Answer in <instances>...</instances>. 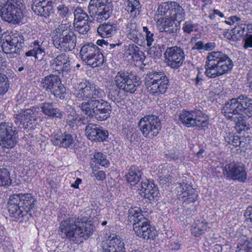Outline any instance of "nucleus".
I'll return each instance as SVG.
<instances>
[{"instance_id": "6ab92c4d", "label": "nucleus", "mask_w": 252, "mask_h": 252, "mask_svg": "<svg viewBox=\"0 0 252 252\" xmlns=\"http://www.w3.org/2000/svg\"><path fill=\"white\" fill-rule=\"evenodd\" d=\"M164 56L168 65L172 68L181 66L185 60V52L183 48L177 45L167 48Z\"/></svg>"}, {"instance_id": "a211bd4d", "label": "nucleus", "mask_w": 252, "mask_h": 252, "mask_svg": "<svg viewBox=\"0 0 252 252\" xmlns=\"http://www.w3.org/2000/svg\"><path fill=\"white\" fill-rule=\"evenodd\" d=\"M37 109L38 107L33 106L14 115V123L21 128L27 129L31 125L32 127V124H34L37 120Z\"/></svg>"}, {"instance_id": "774afa93", "label": "nucleus", "mask_w": 252, "mask_h": 252, "mask_svg": "<svg viewBox=\"0 0 252 252\" xmlns=\"http://www.w3.org/2000/svg\"><path fill=\"white\" fill-rule=\"evenodd\" d=\"M248 81L249 83V86L251 90H252V69L249 70L247 74Z\"/></svg>"}, {"instance_id": "f3484780", "label": "nucleus", "mask_w": 252, "mask_h": 252, "mask_svg": "<svg viewBox=\"0 0 252 252\" xmlns=\"http://www.w3.org/2000/svg\"><path fill=\"white\" fill-rule=\"evenodd\" d=\"M223 174L226 179L244 183L247 179V172L245 165L239 162L227 164L223 169Z\"/></svg>"}, {"instance_id": "bb28decb", "label": "nucleus", "mask_w": 252, "mask_h": 252, "mask_svg": "<svg viewBox=\"0 0 252 252\" xmlns=\"http://www.w3.org/2000/svg\"><path fill=\"white\" fill-rule=\"evenodd\" d=\"M138 189L142 191L141 195L149 200L154 199L159 194L157 186L147 179L142 181Z\"/></svg>"}, {"instance_id": "37998d69", "label": "nucleus", "mask_w": 252, "mask_h": 252, "mask_svg": "<svg viewBox=\"0 0 252 252\" xmlns=\"http://www.w3.org/2000/svg\"><path fill=\"white\" fill-rule=\"evenodd\" d=\"M9 87L8 78L7 76L0 73V95L4 94Z\"/></svg>"}, {"instance_id": "9d476101", "label": "nucleus", "mask_w": 252, "mask_h": 252, "mask_svg": "<svg viewBox=\"0 0 252 252\" xmlns=\"http://www.w3.org/2000/svg\"><path fill=\"white\" fill-rule=\"evenodd\" d=\"M113 8L110 0H91L88 6L91 17L99 23L110 17Z\"/></svg>"}, {"instance_id": "2f4dec72", "label": "nucleus", "mask_w": 252, "mask_h": 252, "mask_svg": "<svg viewBox=\"0 0 252 252\" xmlns=\"http://www.w3.org/2000/svg\"><path fill=\"white\" fill-rule=\"evenodd\" d=\"M143 173L138 166L132 165L126 174V181L131 186L136 185L140 180Z\"/></svg>"}, {"instance_id": "13d9d810", "label": "nucleus", "mask_w": 252, "mask_h": 252, "mask_svg": "<svg viewBox=\"0 0 252 252\" xmlns=\"http://www.w3.org/2000/svg\"><path fill=\"white\" fill-rule=\"evenodd\" d=\"M145 58L146 57L144 53L139 49L132 60L134 62L139 61L142 63L144 61Z\"/></svg>"}, {"instance_id": "a878e982", "label": "nucleus", "mask_w": 252, "mask_h": 252, "mask_svg": "<svg viewBox=\"0 0 252 252\" xmlns=\"http://www.w3.org/2000/svg\"><path fill=\"white\" fill-rule=\"evenodd\" d=\"M19 199L17 196L10 195L8 202L7 208L10 217L19 219L27 215V211H25L18 201Z\"/></svg>"}, {"instance_id": "4c0bfd02", "label": "nucleus", "mask_w": 252, "mask_h": 252, "mask_svg": "<svg viewBox=\"0 0 252 252\" xmlns=\"http://www.w3.org/2000/svg\"><path fill=\"white\" fill-rule=\"evenodd\" d=\"M11 181L9 171L5 168L0 166V187L9 186Z\"/></svg>"}, {"instance_id": "e2e57ef3", "label": "nucleus", "mask_w": 252, "mask_h": 252, "mask_svg": "<svg viewBox=\"0 0 252 252\" xmlns=\"http://www.w3.org/2000/svg\"><path fill=\"white\" fill-rule=\"evenodd\" d=\"M204 48V44L202 41H198L194 44L192 48V50H202Z\"/></svg>"}, {"instance_id": "0eeeda50", "label": "nucleus", "mask_w": 252, "mask_h": 252, "mask_svg": "<svg viewBox=\"0 0 252 252\" xmlns=\"http://www.w3.org/2000/svg\"><path fill=\"white\" fill-rule=\"evenodd\" d=\"M179 121L187 127H196L197 129L205 130L209 124L205 113L199 109L182 110L179 115Z\"/></svg>"}, {"instance_id": "b1692460", "label": "nucleus", "mask_w": 252, "mask_h": 252, "mask_svg": "<svg viewBox=\"0 0 252 252\" xmlns=\"http://www.w3.org/2000/svg\"><path fill=\"white\" fill-rule=\"evenodd\" d=\"M55 4L54 2L50 0H35L32 10L37 15L47 17L53 13Z\"/></svg>"}, {"instance_id": "473e14b6", "label": "nucleus", "mask_w": 252, "mask_h": 252, "mask_svg": "<svg viewBox=\"0 0 252 252\" xmlns=\"http://www.w3.org/2000/svg\"><path fill=\"white\" fill-rule=\"evenodd\" d=\"M126 9L134 17L139 14L141 9V4L139 0H125Z\"/></svg>"}, {"instance_id": "4468645a", "label": "nucleus", "mask_w": 252, "mask_h": 252, "mask_svg": "<svg viewBox=\"0 0 252 252\" xmlns=\"http://www.w3.org/2000/svg\"><path fill=\"white\" fill-rule=\"evenodd\" d=\"M46 91L51 92L57 99H63L66 94V89L57 76L49 75L41 81V86Z\"/></svg>"}, {"instance_id": "aec40b11", "label": "nucleus", "mask_w": 252, "mask_h": 252, "mask_svg": "<svg viewBox=\"0 0 252 252\" xmlns=\"http://www.w3.org/2000/svg\"><path fill=\"white\" fill-rule=\"evenodd\" d=\"M125 32L127 38L129 40L141 46L145 45V37L139 31L136 22L133 18L127 22Z\"/></svg>"}, {"instance_id": "6e6552de", "label": "nucleus", "mask_w": 252, "mask_h": 252, "mask_svg": "<svg viewBox=\"0 0 252 252\" xmlns=\"http://www.w3.org/2000/svg\"><path fill=\"white\" fill-rule=\"evenodd\" d=\"M145 81V87L152 95L164 94L169 86V80L164 73L161 71L149 72Z\"/></svg>"}, {"instance_id": "39448f33", "label": "nucleus", "mask_w": 252, "mask_h": 252, "mask_svg": "<svg viewBox=\"0 0 252 252\" xmlns=\"http://www.w3.org/2000/svg\"><path fill=\"white\" fill-rule=\"evenodd\" d=\"M53 44L58 49L64 51L73 50L77 42L76 35L69 23H62L52 33Z\"/></svg>"}, {"instance_id": "0e129e2a", "label": "nucleus", "mask_w": 252, "mask_h": 252, "mask_svg": "<svg viewBox=\"0 0 252 252\" xmlns=\"http://www.w3.org/2000/svg\"><path fill=\"white\" fill-rule=\"evenodd\" d=\"M184 184V183H179L178 184V187H177L176 188L177 193L179 194L180 195L183 194L184 195V194H185V192H187V189L185 191Z\"/></svg>"}, {"instance_id": "69168bd1", "label": "nucleus", "mask_w": 252, "mask_h": 252, "mask_svg": "<svg viewBox=\"0 0 252 252\" xmlns=\"http://www.w3.org/2000/svg\"><path fill=\"white\" fill-rule=\"evenodd\" d=\"M223 22H220L215 24L213 27V29L216 32L222 30L223 29Z\"/></svg>"}, {"instance_id": "5fc2aeb1", "label": "nucleus", "mask_w": 252, "mask_h": 252, "mask_svg": "<svg viewBox=\"0 0 252 252\" xmlns=\"http://www.w3.org/2000/svg\"><path fill=\"white\" fill-rule=\"evenodd\" d=\"M182 30L184 32L190 33L196 30V26L190 21H186L183 25Z\"/></svg>"}, {"instance_id": "338daca9", "label": "nucleus", "mask_w": 252, "mask_h": 252, "mask_svg": "<svg viewBox=\"0 0 252 252\" xmlns=\"http://www.w3.org/2000/svg\"><path fill=\"white\" fill-rule=\"evenodd\" d=\"M203 80V75L200 72V71H198L196 77L195 78V84L196 85H198L199 83Z\"/></svg>"}, {"instance_id": "c756f323", "label": "nucleus", "mask_w": 252, "mask_h": 252, "mask_svg": "<svg viewBox=\"0 0 252 252\" xmlns=\"http://www.w3.org/2000/svg\"><path fill=\"white\" fill-rule=\"evenodd\" d=\"M163 16L164 17H163L160 24V32H164L169 34L176 32L180 29V25L175 23V21L169 16Z\"/></svg>"}, {"instance_id": "c85d7f7f", "label": "nucleus", "mask_w": 252, "mask_h": 252, "mask_svg": "<svg viewBox=\"0 0 252 252\" xmlns=\"http://www.w3.org/2000/svg\"><path fill=\"white\" fill-rule=\"evenodd\" d=\"M41 112L48 117L58 118L61 120L63 116L64 113L59 108L54 107L53 102H44L39 104Z\"/></svg>"}, {"instance_id": "864d4df0", "label": "nucleus", "mask_w": 252, "mask_h": 252, "mask_svg": "<svg viewBox=\"0 0 252 252\" xmlns=\"http://www.w3.org/2000/svg\"><path fill=\"white\" fill-rule=\"evenodd\" d=\"M74 27L77 31L82 34H86L90 30V27L89 22L74 24Z\"/></svg>"}, {"instance_id": "7ed1b4c3", "label": "nucleus", "mask_w": 252, "mask_h": 252, "mask_svg": "<svg viewBox=\"0 0 252 252\" xmlns=\"http://www.w3.org/2000/svg\"><path fill=\"white\" fill-rule=\"evenodd\" d=\"M233 63L227 55L220 51L209 53L205 65V74L209 78H215L231 71Z\"/></svg>"}, {"instance_id": "c03bdc74", "label": "nucleus", "mask_w": 252, "mask_h": 252, "mask_svg": "<svg viewBox=\"0 0 252 252\" xmlns=\"http://www.w3.org/2000/svg\"><path fill=\"white\" fill-rule=\"evenodd\" d=\"M57 13L62 18L67 19L70 15L69 7L64 4L61 3L57 6Z\"/></svg>"}, {"instance_id": "e433bc0d", "label": "nucleus", "mask_w": 252, "mask_h": 252, "mask_svg": "<svg viewBox=\"0 0 252 252\" xmlns=\"http://www.w3.org/2000/svg\"><path fill=\"white\" fill-rule=\"evenodd\" d=\"M74 24L89 22V16L81 7L76 8L74 11Z\"/></svg>"}, {"instance_id": "09e8293b", "label": "nucleus", "mask_w": 252, "mask_h": 252, "mask_svg": "<svg viewBox=\"0 0 252 252\" xmlns=\"http://www.w3.org/2000/svg\"><path fill=\"white\" fill-rule=\"evenodd\" d=\"M150 56L155 59H159L162 56L161 50L158 45H154L148 51Z\"/></svg>"}, {"instance_id": "ddd939ff", "label": "nucleus", "mask_w": 252, "mask_h": 252, "mask_svg": "<svg viewBox=\"0 0 252 252\" xmlns=\"http://www.w3.org/2000/svg\"><path fill=\"white\" fill-rule=\"evenodd\" d=\"M138 127L144 137L152 139L158 134L161 128L160 122L156 116L148 115L140 119Z\"/></svg>"}, {"instance_id": "393cba45", "label": "nucleus", "mask_w": 252, "mask_h": 252, "mask_svg": "<svg viewBox=\"0 0 252 252\" xmlns=\"http://www.w3.org/2000/svg\"><path fill=\"white\" fill-rule=\"evenodd\" d=\"M43 41L36 39L35 35H32L29 38V48L28 51L25 53L26 57H33L35 60L38 59L44 56L45 53V48L43 46Z\"/></svg>"}, {"instance_id": "052dcab7", "label": "nucleus", "mask_w": 252, "mask_h": 252, "mask_svg": "<svg viewBox=\"0 0 252 252\" xmlns=\"http://www.w3.org/2000/svg\"><path fill=\"white\" fill-rule=\"evenodd\" d=\"M244 47L245 49L252 48V35L245 38Z\"/></svg>"}, {"instance_id": "9b49d317", "label": "nucleus", "mask_w": 252, "mask_h": 252, "mask_svg": "<svg viewBox=\"0 0 252 252\" xmlns=\"http://www.w3.org/2000/svg\"><path fill=\"white\" fill-rule=\"evenodd\" d=\"M80 54L82 60L92 67L98 66L103 63V54L97 46L92 42L85 43L81 47Z\"/></svg>"}, {"instance_id": "412c9836", "label": "nucleus", "mask_w": 252, "mask_h": 252, "mask_svg": "<svg viewBox=\"0 0 252 252\" xmlns=\"http://www.w3.org/2000/svg\"><path fill=\"white\" fill-rule=\"evenodd\" d=\"M85 133L89 140L95 142L104 141L108 136L107 130L93 124H89L86 126Z\"/></svg>"}, {"instance_id": "680f3d73", "label": "nucleus", "mask_w": 252, "mask_h": 252, "mask_svg": "<svg viewBox=\"0 0 252 252\" xmlns=\"http://www.w3.org/2000/svg\"><path fill=\"white\" fill-rule=\"evenodd\" d=\"M223 36L227 39L231 40L232 41H235L233 33L229 32L228 30L225 29L223 32Z\"/></svg>"}, {"instance_id": "a19ab883", "label": "nucleus", "mask_w": 252, "mask_h": 252, "mask_svg": "<svg viewBox=\"0 0 252 252\" xmlns=\"http://www.w3.org/2000/svg\"><path fill=\"white\" fill-rule=\"evenodd\" d=\"M107 95L108 99L114 102L115 104L121 103L122 100L119 90L113 87L108 88Z\"/></svg>"}, {"instance_id": "bf43d9fd", "label": "nucleus", "mask_w": 252, "mask_h": 252, "mask_svg": "<svg viewBox=\"0 0 252 252\" xmlns=\"http://www.w3.org/2000/svg\"><path fill=\"white\" fill-rule=\"evenodd\" d=\"M93 174L97 180L102 181L106 178L105 173L103 171L94 170L93 171Z\"/></svg>"}, {"instance_id": "20e7f679", "label": "nucleus", "mask_w": 252, "mask_h": 252, "mask_svg": "<svg viewBox=\"0 0 252 252\" xmlns=\"http://www.w3.org/2000/svg\"><path fill=\"white\" fill-rule=\"evenodd\" d=\"M222 112L234 121H236L237 115L250 117L252 116V99L244 95L232 98L224 105Z\"/></svg>"}, {"instance_id": "1a4fd4ad", "label": "nucleus", "mask_w": 252, "mask_h": 252, "mask_svg": "<svg viewBox=\"0 0 252 252\" xmlns=\"http://www.w3.org/2000/svg\"><path fill=\"white\" fill-rule=\"evenodd\" d=\"M24 41L21 33L16 31H7L0 37L1 47L6 54H20Z\"/></svg>"}, {"instance_id": "58836bf2", "label": "nucleus", "mask_w": 252, "mask_h": 252, "mask_svg": "<svg viewBox=\"0 0 252 252\" xmlns=\"http://www.w3.org/2000/svg\"><path fill=\"white\" fill-rule=\"evenodd\" d=\"M76 145L75 138L71 134L64 132L63 134L61 147L73 149Z\"/></svg>"}, {"instance_id": "ea45409f", "label": "nucleus", "mask_w": 252, "mask_h": 252, "mask_svg": "<svg viewBox=\"0 0 252 252\" xmlns=\"http://www.w3.org/2000/svg\"><path fill=\"white\" fill-rule=\"evenodd\" d=\"M92 161L106 167H108L110 164L109 160L107 159L106 155L99 152H95L94 153Z\"/></svg>"}, {"instance_id": "f03ea898", "label": "nucleus", "mask_w": 252, "mask_h": 252, "mask_svg": "<svg viewBox=\"0 0 252 252\" xmlns=\"http://www.w3.org/2000/svg\"><path fill=\"white\" fill-rule=\"evenodd\" d=\"M94 226L87 217H67L59 223L58 234L63 239L71 244H79L87 239L93 233Z\"/></svg>"}, {"instance_id": "79ce46f5", "label": "nucleus", "mask_w": 252, "mask_h": 252, "mask_svg": "<svg viewBox=\"0 0 252 252\" xmlns=\"http://www.w3.org/2000/svg\"><path fill=\"white\" fill-rule=\"evenodd\" d=\"M187 192H185V194L183 197H187L185 200L188 203L195 202L198 196L196 190L191 187H187Z\"/></svg>"}, {"instance_id": "5701e85b", "label": "nucleus", "mask_w": 252, "mask_h": 252, "mask_svg": "<svg viewBox=\"0 0 252 252\" xmlns=\"http://www.w3.org/2000/svg\"><path fill=\"white\" fill-rule=\"evenodd\" d=\"M50 61L51 68L59 73L67 72L71 69L70 60L68 56L64 53H61L57 56H52Z\"/></svg>"}, {"instance_id": "cd10ccee", "label": "nucleus", "mask_w": 252, "mask_h": 252, "mask_svg": "<svg viewBox=\"0 0 252 252\" xmlns=\"http://www.w3.org/2000/svg\"><path fill=\"white\" fill-rule=\"evenodd\" d=\"M13 195L18 197L19 199L18 202L21 204L22 208L24 209L25 211H27V215L29 214L31 216L32 214L34 213L36 200L32 194L19 193L14 194Z\"/></svg>"}, {"instance_id": "de8ad7c7", "label": "nucleus", "mask_w": 252, "mask_h": 252, "mask_svg": "<svg viewBox=\"0 0 252 252\" xmlns=\"http://www.w3.org/2000/svg\"><path fill=\"white\" fill-rule=\"evenodd\" d=\"M225 141L229 144H231L234 146L237 147L240 145V137L237 135H234L233 133H226L224 136Z\"/></svg>"}, {"instance_id": "8fccbe9b", "label": "nucleus", "mask_w": 252, "mask_h": 252, "mask_svg": "<svg viewBox=\"0 0 252 252\" xmlns=\"http://www.w3.org/2000/svg\"><path fill=\"white\" fill-rule=\"evenodd\" d=\"M80 119L79 116L76 114L75 111L72 109L67 116L66 122L70 126L73 127L74 124L79 121Z\"/></svg>"}, {"instance_id": "6e6d98bb", "label": "nucleus", "mask_w": 252, "mask_h": 252, "mask_svg": "<svg viewBox=\"0 0 252 252\" xmlns=\"http://www.w3.org/2000/svg\"><path fill=\"white\" fill-rule=\"evenodd\" d=\"M126 53L131 57V59L134 57L136 53L139 50V48L135 44H129L125 47Z\"/></svg>"}, {"instance_id": "423d86ee", "label": "nucleus", "mask_w": 252, "mask_h": 252, "mask_svg": "<svg viewBox=\"0 0 252 252\" xmlns=\"http://www.w3.org/2000/svg\"><path fill=\"white\" fill-rule=\"evenodd\" d=\"M26 6L23 0H0V16L5 22L19 24L24 17Z\"/></svg>"}, {"instance_id": "c9c22d12", "label": "nucleus", "mask_w": 252, "mask_h": 252, "mask_svg": "<svg viewBox=\"0 0 252 252\" xmlns=\"http://www.w3.org/2000/svg\"><path fill=\"white\" fill-rule=\"evenodd\" d=\"M207 230L206 222L203 220H196L192 226V234L195 237H199L204 234Z\"/></svg>"}, {"instance_id": "dca6fc26", "label": "nucleus", "mask_w": 252, "mask_h": 252, "mask_svg": "<svg viewBox=\"0 0 252 252\" xmlns=\"http://www.w3.org/2000/svg\"><path fill=\"white\" fill-rule=\"evenodd\" d=\"M158 10L161 15L169 16L180 25V22L185 19V12L183 7L175 1H168L159 5Z\"/></svg>"}, {"instance_id": "3c124183", "label": "nucleus", "mask_w": 252, "mask_h": 252, "mask_svg": "<svg viewBox=\"0 0 252 252\" xmlns=\"http://www.w3.org/2000/svg\"><path fill=\"white\" fill-rule=\"evenodd\" d=\"M143 31L145 33V44L150 47L154 42V33L150 31L147 27H143Z\"/></svg>"}, {"instance_id": "f257e3e1", "label": "nucleus", "mask_w": 252, "mask_h": 252, "mask_svg": "<svg viewBox=\"0 0 252 252\" xmlns=\"http://www.w3.org/2000/svg\"><path fill=\"white\" fill-rule=\"evenodd\" d=\"M73 89L76 98L80 101L85 100L79 105L83 114L99 121H105L110 116L112 107L103 99L106 94L94 82H80L74 85Z\"/></svg>"}, {"instance_id": "f8f14e48", "label": "nucleus", "mask_w": 252, "mask_h": 252, "mask_svg": "<svg viewBox=\"0 0 252 252\" xmlns=\"http://www.w3.org/2000/svg\"><path fill=\"white\" fill-rule=\"evenodd\" d=\"M18 139V131L12 123L2 122L0 124V145L2 148H13Z\"/></svg>"}, {"instance_id": "f704fd0d", "label": "nucleus", "mask_w": 252, "mask_h": 252, "mask_svg": "<svg viewBox=\"0 0 252 252\" xmlns=\"http://www.w3.org/2000/svg\"><path fill=\"white\" fill-rule=\"evenodd\" d=\"M174 172L172 170H169L165 166L163 167L160 169L159 174V182L160 184L166 185L167 183H171L174 177Z\"/></svg>"}, {"instance_id": "a18cd8bd", "label": "nucleus", "mask_w": 252, "mask_h": 252, "mask_svg": "<svg viewBox=\"0 0 252 252\" xmlns=\"http://www.w3.org/2000/svg\"><path fill=\"white\" fill-rule=\"evenodd\" d=\"M245 27V24H238L235 25V27L232 30V33L233 34L235 40L240 39L244 33Z\"/></svg>"}, {"instance_id": "49530a36", "label": "nucleus", "mask_w": 252, "mask_h": 252, "mask_svg": "<svg viewBox=\"0 0 252 252\" xmlns=\"http://www.w3.org/2000/svg\"><path fill=\"white\" fill-rule=\"evenodd\" d=\"M63 134L60 130L55 131L51 135V141L55 146L61 147Z\"/></svg>"}, {"instance_id": "2eb2a0df", "label": "nucleus", "mask_w": 252, "mask_h": 252, "mask_svg": "<svg viewBox=\"0 0 252 252\" xmlns=\"http://www.w3.org/2000/svg\"><path fill=\"white\" fill-rule=\"evenodd\" d=\"M114 82L119 90L131 94L134 93L139 85L136 81V76L124 71L117 73L115 77Z\"/></svg>"}, {"instance_id": "7c9ffc66", "label": "nucleus", "mask_w": 252, "mask_h": 252, "mask_svg": "<svg viewBox=\"0 0 252 252\" xmlns=\"http://www.w3.org/2000/svg\"><path fill=\"white\" fill-rule=\"evenodd\" d=\"M116 24L110 23H105L100 24L97 29L98 34L103 38H108L113 36L117 32Z\"/></svg>"}, {"instance_id": "603ef678", "label": "nucleus", "mask_w": 252, "mask_h": 252, "mask_svg": "<svg viewBox=\"0 0 252 252\" xmlns=\"http://www.w3.org/2000/svg\"><path fill=\"white\" fill-rule=\"evenodd\" d=\"M242 116L237 115L236 126L240 127V129L241 130L250 129V126L249 123L246 120L243 119Z\"/></svg>"}, {"instance_id": "4d7b16f0", "label": "nucleus", "mask_w": 252, "mask_h": 252, "mask_svg": "<svg viewBox=\"0 0 252 252\" xmlns=\"http://www.w3.org/2000/svg\"><path fill=\"white\" fill-rule=\"evenodd\" d=\"M238 248H240V249L237 252H250V251L252 250V242L246 241L240 246H238Z\"/></svg>"}, {"instance_id": "72a5a7b5", "label": "nucleus", "mask_w": 252, "mask_h": 252, "mask_svg": "<svg viewBox=\"0 0 252 252\" xmlns=\"http://www.w3.org/2000/svg\"><path fill=\"white\" fill-rule=\"evenodd\" d=\"M128 214L129 220L130 222L133 221V224L136 222L142 221L144 219H146L144 217V214L140 207H134L129 209Z\"/></svg>"}, {"instance_id": "4be33fe9", "label": "nucleus", "mask_w": 252, "mask_h": 252, "mask_svg": "<svg viewBox=\"0 0 252 252\" xmlns=\"http://www.w3.org/2000/svg\"><path fill=\"white\" fill-rule=\"evenodd\" d=\"M133 230L139 237L144 239L153 240L156 237L154 229L151 226L147 219H144L142 221L135 223Z\"/></svg>"}]
</instances>
